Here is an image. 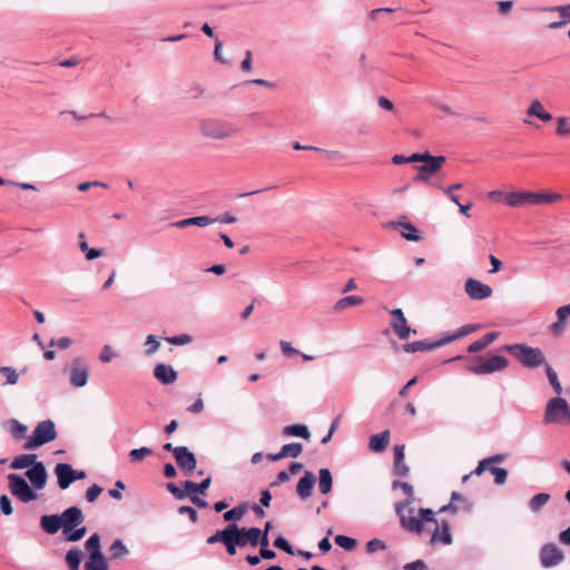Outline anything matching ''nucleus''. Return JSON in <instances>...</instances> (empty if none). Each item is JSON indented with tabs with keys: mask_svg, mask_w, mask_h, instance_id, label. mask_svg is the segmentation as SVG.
<instances>
[{
	"mask_svg": "<svg viewBox=\"0 0 570 570\" xmlns=\"http://www.w3.org/2000/svg\"><path fill=\"white\" fill-rule=\"evenodd\" d=\"M403 493L407 497L404 501L395 504V512L400 518L401 527L412 533H423V522L434 521L435 512L431 509H420L414 515V509L410 505L414 501L413 487L410 483L401 484Z\"/></svg>",
	"mask_w": 570,
	"mask_h": 570,
	"instance_id": "f257e3e1",
	"label": "nucleus"
},
{
	"mask_svg": "<svg viewBox=\"0 0 570 570\" xmlns=\"http://www.w3.org/2000/svg\"><path fill=\"white\" fill-rule=\"evenodd\" d=\"M240 129L237 125L219 117H204L198 122L199 136L208 141H224L237 137Z\"/></svg>",
	"mask_w": 570,
	"mask_h": 570,
	"instance_id": "f03ea898",
	"label": "nucleus"
},
{
	"mask_svg": "<svg viewBox=\"0 0 570 570\" xmlns=\"http://www.w3.org/2000/svg\"><path fill=\"white\" fill-rule=\"evenodd\" d=\"M562 199L558 193L511 191L505 194L504 204L512 208L553 204Z\"/></svg>",
	"mask_w": 570,
	"mask_h": 570,
	"instance_id": "7ed1b4c3",
	"label": "nucleus"
},
{
	"mask_svg": "<svg viewBox=\"0 0 570 570\" xmlns=\"http://www.w3.org/2000/svg\"><path fill=\"white\" fill-rule=\"evenodd\" d=\"M509 365L507 357L502 355L475 356L466 360L465 368L474 375H488L505 370Z\"/></svg>",
	"mask_w": 570,
	"mask_h": 570,
	"instance_id": "20e7f679",
	"label": "nucleus"
},
{
	"mask_svg": "<svg viewBox=\"0 0 570 570\" xmlns=\"http://www.w3.org/2000/svg\"><path fill=\"white\" fill-rule=\"evenodd\" d=\"M503 350L511 353L524 367L535 368L548 364L544 353L539 347H532L521 343L504 345Z\"/></svg>",
	"mask_w": 570,
	"mask_h": 570,
	"instance_id": "39448f33",
	"label": "nucleus"
},
{
	"mask_svg": "<svg viewBox=\"0 0 570 570\" xmlns=\"http://www.w3.org/2000/svg\"><path fill=\"white\" fill-rule=\"evenodd\" d=\"M56 439L57 430L53 421L45 420L37 424L32 434L27 439L23 448L26 450H33Z\"/></svg>",
	"mask_w": 570,
	"mask_h": 570,
	"instance_id": "423d86ee",
	"label": "nucleus"
},
{
	"mask_svg": "<svg viewBox=\"0 0 570 570\" xmlns=\"http://www.w3.org/2000/svg\"><path fill=\"white\" fill-rule=\"evenodd\" d=\"M544 422L547 424H570V407L564 399H551L546 407Z\"/></svg>",
	"mask_w": 570,
	"mask_h": 570,
	"instance_id": "0eeeda50",
	"label": "nucleus"
},
{
	"mask_svg": "<svg viewBox=\"0 0 570 570\" xmlns=\"http://www.w3.org/2000/svg\"><path fill=\"white\" fill-rule=\"evenodd\" d=\"M504 460V456L501 454L490 456L488 459H484L479 462L478 466L474 471H472L470 474H466L462 478L463 482H466L468 479L474 474V475H481L487 469L490 470V472L494 475V482L497 484H503L508 476V471L502 468L497 466H490L492 463H500Z\"/></svg>",
	"mask_w": 570,
	"mask_h": 570,
	"instance_id": "6e6552de",
	"label": "nucleus"
},
{
	"mask_svg": "<svg viewBox=\"0 0 570 570\" xmlns=\"http://www.w3.org/2000/svg\"><path fill=\"white\" fill-rule=\"evenodd\" d=\"M8 480L10 492L22 502L27 503L37 499V494L31 490L22 476L18 474H9Z\"/></svg>",
	"mask_w": 570,
	"mask_h": 570,
	"instance_id": "1a4fd4ad",
	"label": "nucleus"
},
{
	"mask_svg": "<svg viewBox=\"0 0 570 570\" xmlns=\"http://www.w3.org/2000/svg\"><path fill=\"white\" fill-rule=\"evenodd\" d=\"M65 371L69 372V382L73 387H83L88 383L89 367L82 358H75Z\"/></svg>",
	"mask_w": 570,
	"mask_h": 570,
	"instance_id": "9d476101",
	"label": "nucleus"
},
{
	"mask_svg": "<svg viewBox=\"0 0 570 570\" xmlns=\"http://www.w3.org/2000/svg\"><path fill=\"white\" fill-rule=\"evenodd\" d=\"M426 527H434L432 531V535L430 542L432 544H451L452 543V534L450 531V523L448 521H442L441 524L434 518V521L423 522V531Z\"/></svg>",
	"mask_w": 570,
	"mask_h": 570,
	"instance_id": "9b49d317",
	"label": "nucleus"
},
{
	"mask_svg": "<svg viewBox=\"0 0 570 570\" xmlns=\"http://www.w3.org/2000/svg\"><path fill=\"white\" fill-rule=\"evenodd\" d=\"M444 156H431L423 165L417 167V175L413 177L415 183L422 181L428 183L432 174L436 173L444 164Z\"/></svg>",
	"mask_w": 570,
	"mask_h": 570,
	"instance_id": "f8f14e48",
	"label": "nucleus"
},
{
	"mask_svg": "<svg viewBox=\"0 0 570 570\" xmlns=\"http://www.w3.org/2000/svg\"><path fill=\"white\" fill-rule=\"evenodd\" d=\"M59 517L61 518V527L65 534L71 532L85 521L82 511L77 507L68 508Z\"/></svg>",
	"mask_w": 570,
	"mask_h": 570,
	"instance_id": "ddd939ff",
	"label": "nucleus"
},
{
	"mask_svg": "<svg viewBox=\"0 0 570 570\" xmlns=\"http://www.w3.org/2000/svg\"><path fill=\"white\" fill-rule=\"evenodd\" d=\"M391 315V327L393 328L394 333L397 335L400 340L409 338L411 332L416 334V330H412L410 326H407V321L401 308L392 309Z\"/></svg>",
	"mask_w": 570,
	"mask_h": 570,
	"instance_id": "4468645a",
	"label": "nucleus"
},
{
	"mask_svg": "<svg viewBox=\"0 0 570 570\" xmlns=\"http://www.w3.org/2000/svg\"><path fill=\"white\" fill-rule=\"evenodd\" d=\"M464 289L468 296L475 301L485 299L493 293L489 285L483 284L482 282L474 278H469L465 281Z\"/></svg>",
	"mask_w": 570,
	"mask_h": 570,
	"instance_id": "2eb2a0df",
	"label": "nucleus"
},
{
	"mask_svg": "<svg viewBox=\"0 0 570 570\" xmlns=\"http://www.w3.org/2000/svg\"><path fill=\"white\" fill-rule=\"evenodd\" d=\"M563 560L562 551L552 543L544 544L540 550V561L543 567H554Z\"/></svg>",
	"mask_w": 570,
	"mask_h": 570,
	"instance_id": "dca6fc26",
	"label": "nucleus"
},
{
	"mask_svg": "<svg viewBox=\"0 0 570 570\" xmlns=\"http://www.w3.org/2000/svg\"><path fill=\"white\" fill-rule=\"evenodd\" d=\"M174 456L178 466L186 472H193L196 469L197 461L188 448L186 446H176L174 450Z\"/></svg>",
	"mask_w": 570,
	"mask_h": 570,
	"instance_id": "f3484780",
	"label": "nucleus"
},
{
	"mask_svg": "<svg viewBox=\"0 0 570 570\" xmlns=\"http://www.w3.org/2000/svg\"><path fill=\"white\" fill-rule=\"evenodd\" d=\"M29 481L32 483L35 489L41 490L45 488L47 482V471L42 462H37L26 473Z\"/></svg>",
	"mask_w": 570,
	"mask_h": 570,
	"instance_id": "a211bd4d",
	"label": "nucleus"
},
{
	"mask_svg": "<svg viewBox=\"0 0 570 570\" xmlns=\"http://www.w3.org/2000/svg\"><path fill=\"white\" fill-rule=\"evenodd\" d=\"M59 488L66 490L75 481L73 469L68 463H58L55 468Z\"/></svg>",
	"mask_w": 570,
	"mask_h": 570,
	"instance_id": "6ab92c4d",
	"label": "nucleus"
},
{
	"mask_svg": "<svg viewBox=\"0 0 570 570\" xmlns=\"http://www.w3.org/2000/svg\"><path fill=\"white\" fill-rule=\"evenodd\" d=\"M472 509L471 503L460 493L453 492L451 497V502L446 505H443L439 512L451 511L456 513L459 511L470 512Z\"/></svg>",
	"mask_w": 570,
	"mask_h": 570,
	"instance_id": "aec40b11",
	"label": "nucleus"
},
{
	"mask_svg": "<svg viewBox=\"0 0 570 570\" xmlns=\"http://www.w3.org/2000/svg\"><path fill=\"white\" fill-rule=\"evenodd\" d=\"M557 322L550 326V331L554 336H561L566 330V321L570 317V304L559 307L556 312Z\"/></svg>",
	"mask_w": 570,
	"mask_h": 570,
	"instance_id": "412c9836",
	"label": "nucleus"
},
{
	"mask_svg": "<svg viewBox=\"0 0 570 570\" xmlns=\"http://www.w3.org/2000/svg\"><path fill=\"white\" fill-rule=\"evenodd\" d=\"M154 376L163 384H171L177 380V372L169 365L157 364L154 368Z\"/></svg>",
	"mask_w": 570,
	"mask_h": 570,
	"instance_id": "4be33fe9",
	"label": "nucleus"
},
{
	"mask_svg": "<svg viewBox=\"0 0 570 570\" xmlns=\"http://www.w3.org/2000/svg\"><path fill=\"white\" fill-rule=\"evenodd\" d=\"M262 534V530L258 528H238L237 527V537L242 541V547H245L249 543L253 547L258 544L259 537Z\"/></svg>",
	"mask_w": 570,
	"mask_h": 570,
	"instance_id": "5701e85b",
	"label": "nucleus"
},
{
	"mask_svg": "<svg viewBox=\"0 0 570 570\" xmlns=\"http://www.w3.org/2000/svg\"><path fill=\"white\" fill-rule=\"evenodd\" d=\"M315 484V476L312 472L306 471L304 476L298 481L296 487L297 494L303 499H307L312 494Z\"/></svg>",
	"mask_w": 570,
	"mask_h": 570,
	"instance_id": "b1692460",
	"label": "nucleus"
},
{
	"mask_svg": "<svg viewBox=\"0 0 570 570\" xmlns=\"http://www.w3.org/2000/svg\"><path fill=\"white\" fill-rule=\"evenodd\" d=\"M41 529L48 534L57 533L61 527V518L58 514H45L40 519Z\"/></svg>",
	"mask_w": 570,
	"mask_h": 570,
	"instance_id": "393cba45",
	"label": "nucleus"
},
{
	"mask_svg": "<svg viewBox=\"0 0 570 570\" xmlns=\"http://www.w3.org/2000/svg\"><path fill=\"white\" fill-rule=\"evenodd\" d=\"M389 443H390V431L385 430L381 433L373 434L370 438L368 448L371 449V451L379 453V452H383L387 448Z\"/></svg>",
	"mask_w": 570,
	"mask_h": 570,
	"instance_id": "a878e982",
	"label": "nucleus"
},
{
	"mask_svg": "<svg viewBox=\"0 0 570 570\" xmlns=\"http://www.w3.org/2000/svg\"><path fill=\"white\" fill-rule=\"evenodd\" d=\"M444 343H442V338L434 342V343H426L424 341H416L412 343H406L403 345V351L406 353H416V352H423V351H431L434 348H439L443 346Z\"/></svg>",
	"mask_w": 570,
	"mask_h": 570,
	"instance_id": "bb28decb",
	"label": "nucleus"
},
{
	"mask_svg": "<svg viewBox=\"0 0 570 570\" xmlns=\"http://www.w3.org/2000/svg\"><path fill=\"white\" fill-rule=\"evenodd\" d=\"M271 529H272V522L268 521V522H266L265 529H264V531H262V534L258 540V543L261 544L259 556H261V558L267 559V560L274 559L276 557V553L273 550L267 548L269 544L268 532Z\"/></svg>",
	"mask_w": 570,
	"mask_h": 570,
	"instance_id": "cd10ccee",
	"label": "nucleus"
},
{
	"mask_svg": "<svg viewBox=\"0 0 570 570\" xmlns=\"http://www.w3.org/2000/svg\"><path fill=\"white\" fill-rule=\"evenodd\" d=\"M215 220L216 219H213L208 216H196V217L177 220V222L173 223L171 225L175 227H178V228H185V227L193 226V225L199 226V227H206V226H209L210 224L215 223Z\"/></svg>",
	"mask_w": 570,
	"mask_h": 570,
	"instance_id": "c85d7f7f",
	"label": "nucleus"
},
{
	"mask_svg": "<svg viewBox=\"0 0 570 570\" xmlns=\"http://www.w3.org/2000/svg\"><path fill=\"white\" fill-rule=\"evenodd\" d=\"M528 116H533L540 120L548 122L552 120V115L548 112L540 100L533 99L527 109Z\"/></svg>",
	"mask_w": 570,
	"mask_h": 570,
	"instance_id": "c756f323",
	"label": "nucleus"
},
{
	"mask_svg": "<svg viewBox=\"0 0 570 570\" xmlns=\"http://www.w3.org/2000/svg\"><path fill=\"white\" fill-rule=\"evenodd\" d=\"M83 568V570H109V564L104 554L89 553Z\"/></svg>",
	"mask_w": 570,
	"mask_h": 570,
	"instance_id": "7c9ffc66",
	"label": "nucleus"
},
{
	"mask_svg": "<svg viewBox=\"0 0 570 570\" xmlns=\"http://www.w3.org/2000/svg\"><path fill=\"white\" fill-rule=\"evenodd\" d=\"M499 337V333L498 332H490V333H487L484 336H482L480 340L471 343L469 346H468V352L469 353H476V352H480V351H483L484 348H487L491 343H493L497 338Z\"/></svg>",
	"mask_w": 570,
	"mask_h": 570,
	"instance_id": "2f4dec72",
	"label": "nucleus"
},
{
	"mask_svg": "<svg viewBox=\"0 0 570 570\" xmlns=\"http://www.w3.org/2000/svg\"><path fill=\"white\" fill-rule=\"evenodd\" d=\"M224 546L226 547V551L229 556L236 554V547H242V541L237 537V524L232 523V531L224 541Z\"/></svg>",
	"mask_w": 570,
	"mask_h": 570,
	"instance_id": "473e14b6",
	"label": "nucleus"
},
{
	"mask_svg": "<svg viewBox=\"0 0 570 570\" xmlns=\"http://www.w3.org/2000/svg\"><path fill=\"white\" fill-rule=\"evenodd\" d=\"M78 238H79V248L82 253L86 254V258L88 261H92V259H96L100 256L104 255V250L102 249H96V248H90L87 240H86V235L85 233H79L78 235Z\"/></svg>",
	"mask_w": 570,
	"mask_h": 570,
	"instance_id": "72a5a7b5",
	"label": "nucleus"
},
{
	"mask_svg": "<svg viewBox=\"0 0 570 570\" xmlns=\"http://www.w3.org/2000/svg\"><path fill=\"white\" fill-rule=\"evenodd\" d=\"M550 10L558 12L562 18L561 21L551 22L549 24L550 29H559L570 22V4L553 7Z\"/></svg>",
	"mask_w": 570,
	"mask_h": 570,
	"instance_id": "f704fd0d",
	"label": "nucleus"
},
{
	"mask_svg": "<svg viewBox=\"0 0 570 570\" xmlns=\"http://www.w3.org/2000/svg\"><path fill=\"white\" fill-rule=\"evenodd\" d=\"M36 459V454H20L13 459V461L10 464V468L14 470H22L29 466L32 468V465L37 463Z\"/></svg>",
	"mask_w": 570,
	"mask_h": 570,
	"instance_id": "c9c22d12",
	"label": "nucleus"
},
{
	"mask_svg": "<svg viewBox=\"0 0 570 570\" xmlns=\"http://www.w3.org/2000/svg\"><path fill=\"white\" fill-rule=\"evenodd\" d=\"M363 303H364V298L361 296H356V295L345 296L335 303L334 311L342 312V311L346 309L347 307L361 305Z\"/></svg>",
	"mask_w": 570,
	"mask_h": 570,
	"instance_id": "e433bc0d",
	"label": "nucleus"
},
{
	"mask_svg": "<svg viewBox=\"0 0 570 570\" xmlns=\"http://www.w3.org/2000/svg\"><path fill=\"white\" fill-rule=\"evenodd\" d=\"M479 327H480L479 325H474V324L464 325V326L460 327L454 334L444 336L442 338V343H444V345L449 344L455 340H459L463 336H466V335L478 331Z\"/></svg>",
	"mask_w": 570,
	"mask_h": 570,
	"instance_id": "4c0bfd02",
	"label": "nucleus"
},
{
	"mask_svg": "<svg viewBox=\"0 0 570 570\" xmlns=\"http://www.w3.org/2000/svg\"><path fill=\"white\" fill-rule=\"evenodd\" d=\"M212 482L210 478H206L200 483H195L193 481H185L184 489L188 495H191L193 493H205V491L209 488Z\"/></svg>",
	"mask_w": 570,
	"mask_h": 570,
	"instance_id": "58836bf2",
	"label": "nucleus"
},
{
	"mask_svg": "<svg viewBox=\"0 0 570 570\" xmlns=\"http://www.w3.org/2000/svg\"><path fill=\"white\" fill-rule=\"evenodd\" d=\"M283 434L289 436H299L305 440H308L311 438V433L307 426L303 424L287 425L283 429Z\"/></svg>",
	"mask_w": 570,
	"mask_h": 570,
	"instance_id": "ea45409f",
	"label": "nucleus"
},
{
	"mask_svg": "<svg viewBox=\"0 0 570 570\" xmlns=\"http://www.w3.org/2000/svg\"><path fill=\"white\" fill-rule=\"evenodd\" d=\"M8 425H9L10 434L14 440H22L26 438V434L28 431L27 425L20 423L16 419L9 420Z\"/></svg>",
	"mask_w": 570,
	"mask_h": 570,
	"instance_id": "a19ab883",
	"label": "nucleus"
},
{
	"mask_svg": "<svg viewBox=\"0 0 570 570\" xmlns=\"http://www.w3.org/2000/svg\"><path fill=\"white\" fill-rule=\"evenodd\" d=\"M397 225L401 227V235L407 239L413 242L421 240V236L417 233V229L414 225L409 222H399Z\"/></svg>",
	"mask_w": 570,
	"mask_h": 570,
	"instance_id": "79ce46f5",
	"label": "nucleus"
},
{
	"mask_svg": "<svg viewBox=\"0 0 570 570\" xmlns=\"http://www.w3.org/2000/svg\"><path fill=\"white\" fill-rule=\"evenodd\" d=\"M333 478L328 469L320 470L318 489L322 494H327L332 490Z\"/></svg>",
	"mask_w": 570,
	"mask_h": 570,
	"instance_id": "37998d69",
	"label": "nucleus"
},
{
	"mask_svg": "<svg viewBox=\"0 0 570 570\" xmlns=\"http://www.w3.org/2000/svg\"><path fill=\"white\" fill-rule=\"evenodd\" d=\"M110 559H119L129 553L128 548L124 544L122 540L117 539L109 548Z\"/></svg>",
	"mask_w": 570,
	"mask_h": 570,
	"instance_id": "c03bdc74",
	"label": "nucleus"
},
{
	"mask_svg": "<svg viewBox=\"0 0 570 570\" xmlns=\"http://www.w3.org/2000/svg\"><path fill=\"white\" fill-rule=\"evenodd\" d=\"M302 451L303 445L301 443H289L282 446L281 455L283 458H297L301 455Z\"/></svg>",
	"mask_w": 570,
	"mask_h": 570,
	"instance_id": "a18cd8bd",
	"label": "nucleus"
},
{
	"mask_svg": "<svg viewBox=\"0 0 570 570\" xmlns=\"http://www.w3.org/2000/svg\"><path fill=\"white\" fill-rule=\"evenodd\" d=\"M550 500V494L538 493L529 502V508L532 512H539L540 509L546 505Z\"/></svg>",
	"mask_w": 570,
	"mask_h": 570,
	"instance_id": "49530a36",
	"label": "nucleus"
},
{
	"mask_svg": "<svg viewBox=\"0 0 570 570\" xmlns=\"http://www.w3.org/2000/svg\"><path fill=\"white\" fill-rule=\"evenodd\" d=\"M66 562L69 570H79L81 552L78 549H70L66 554Z\"/></svg>",
	"mask_w": 570,
	"mask_h": 570,
	"instance_id": "de8ad7c7",
	"label": "nucleus"
},
{
	"mask_svg": "<svg viewBox=\"0 0 570 570\" xmlns=\"http://www.w3.org/2000/svg\"><path fill=\"white\" fill-rule=\"evenodd\" d=\"M151 453H153L151 449H149L147 446H142L139 449L131 450L129 452V459L131 462L137 463V462H141L142 460H145V458H147Z\"/></svg>",
	"mask_w": 570,
	"mask_h": 570,
	"instance_id": "09e8293b",
	"label": "nucleus"
},
{
	"mask_svg": "<svg viewBox=\"0 0 570 570\" xmlns=\"http://www.w3.org/2000/svg\"><path fill=\"white\" fill-rule=\"evenodd\" d=\"M85 546L90 553L104 554L101 552L100 537L98 533H94L92 535H90L86 541Z\"/></svg>",
	"mask_w": 570,
	"mask_h": 570,
	"instance_id": "8fccbe9b",
	"label": "nucleus"
},
{
	"mask_svg": "<svg viewBox=\"0 0 570 570\" xmlns=\"http://www.w3.org/2000/svg\"><path fill=\"white\" fill-rule=\"evenodd\" d=\"M556 134L560 137L570 136V119L568 117L557 118Z\"/></svg>",
	"mask_w": 570,
	"mask_h": 570,
	"instance_id": "3c124183",
	"label": "nucleus"
},
{
	"mask_svg": "<svg viewBox=\"0 0 570 570\" xmlns=\"http://www.w3.org/2000/svg\"><path fill=\"white\" fill-rule=\"evenodd\" d=\"M546 373H547V376L549 379V382L550 384L552 385L554 392L557 394H561L562 393V386L559 382V379H558V375L556 373V371L549 365V364H546Z\"/></svg>",
	"mask_w": 570,
	"mask_h": 570,
	"instance_id": "603ef678",
	"label": "nucleus"
},
{
	"mask_svg": "<svg viewBox=\"0 0 570 570\" xmlns=\"http://www.w3.org/2000/svg\"><path fill=\"white\" fill-rule=\"evenodd\" d=\"M334 540L338 547H341L347 551L353 550L357 546V541L355 539L343 535V534H337Z\"/></svg>",
	"mask_w": 570,
	"mask_h": 570,
	"instance_id": "864d4df0",
	"label": "nucleus"
},
{
	"mask_svg": "<svg viewBox=\"0 0 570 570\" xmlns=\"http://www.w3.org/2000/svg\"><path fill=\"white\" fill-rule=\"evenodd\" d=\"M230 531H232V523H229L225 529L218 530L213 535H210L207 539V543L208 544H214V543H217V542L224 543V541L226 540V538L228 537Z\"/></svg>",
	"mask_w": 570,
	"mask_h": 570,
	"instance_id": "5fc2aeb1",
	"label": "nucleus"
},
{
	"mask_svg": "<svg viewBox=\"0 0 570 570\" xmlns=\"http://www.w3.org/2000/svg\"><path fill=\"white\" fill-rule=\"evenodd\" d=\"M246 512L244 505H238L224 513L225 521L240 520Z\"/></svg>",
	"mask_w": 570,
	"mask_h": 570,
	"instance_id": "6e6d98bb",
	"label": "nucleus"
},
{
	"mask_svg": "<svg viewBox=\"0 0 570 570\" xmlns=\"http://www.w3.org/2000/svg\"><path fill=\"white\" fill-rule=\"evenodd\" d=\"M0 373L4 375L8 384L13 385L18 382L19 375L13 367L0 366Z\"/></svg>",
	"mask_w": 570,
	"mask_h": 570,
	"instance_id": "4d7b16f0",
	"label": "nucleus"
},
{
	"mask_svg": "<svg viewBox=\"0 0 570 570\" xmlns=\"http://www.w3.org/2000/svg\"><path fill=\"white\" fill-rule=\"evenodd\" d=\"M145 345L147 347L146 354L151 355L159 348L160 343L155 335L150 334L147 336Z\"/></svg>",
	"mask_w": 570,
	"mask_h": 570,
	"instance_id": "13d9d810",
	"label": "nucleus"
},
{
	"mask_svg": "<svg viewBox=\"0 0 570 570\" xmlns=\"http://www.w3.org/2000/svg\"><path fill=\"white\" fill-rule=\"evenodd\" d=\"M385 549H386L385 543L380 539H372L366 543V551L368 553H374V552L382 551Z\"/></svg>",
	"mask_w": 570,
	"mask_h": 570,
	"instance_id": "bf43d9fd",
	"label": "nucleus"
},
{
	"mask_svg": "<svg viewBox=\"0 0 570 570\" xmlns=\"http://www.w3.org/2000/svg\"><path fill=\"white\" fill-rule=\"evenodd\" d=\"M2 185H10V186H16L18 188H21L23 190H37V187L32 184H29V183H19V181H14V180H4L0 177V186Z\"/></svg>",
	"mask_w": 570,
	"mask_h": 570,
	"instance_id": "052dcab7",
	"label": "nucleus"
},
{
	"mask_svg": "<svg viewBox=\"0 0 570 570\" xmlns=\"http://www.w3.org/2000/svg\"><path fill=\"white\" fill-rule=\"evenodd\" d=\"M102 492V488L97 485V484H94L91 485L90 488H88L87 492H86V499L88 502H95L98 497L101 494Z\"/></svg>",
	"mask_w": 570,
	"mask_h": 570,
	"instance_id": "680f3d73",
	"label": "nucleus"
},
{
	"mask_svg": "<svg viewBox=\"0 0 570 570\" xmlns=\"http://www.w3.org/2000/svg\"><path fill=\"white\" fill-rule=\"evenodd\" d=\"M191 336L188 334H181L178 336L167 337L166 341L174 345H185L191 342Z\"/></svg>",
	"mask_w": 570,
	"mask_h": 570,
	"instance_id": "e2e57ef3",
	"label": "nucleus"
},
{
	"mask_svg": "<svg viewBox=\"0 0 570 570\" xmlns=\"http://www.w3.org/2000/svg\"><path fill=\"white\" fill-rule=\"evenodd\" d=\"M71 340L69 337H61V338H52L49 343L50 347H58L60 350H67L71 345Z\"/></svg>",
	"mask_w": 570,
	"mask_h": 570,
	"instance_id": "0e129e2a",
	"label": "nucleus"
},
{
	"mask_svg": "<svg viewBox=\"0 0 570 570\" xmlns=\"http://www.w3.org/2000/svg\"><path fill=\"white\" fill-rule=\"evenodd\" d=\"M86 532H87V529L85 527L73 529L71 532L67 533L68 534L67 540L71 541V542L79 541L85 537Z\"/></svg>",
	"mask_w": 570,
	"mask_h": 570,
	"instance_id": "69168bd1",
	"label": "nucleus"
},
{
	"mask_svg": "<svg viewBox=\"0 0 570 570\" xmlns=\"http://www.w3.org/2000/svg\"><path fill=\"white\" fill-rule=\"evenodd\" d=\"M274 546L277 548V549H281L283 551H285L286 553H289V554H293V549H292V546L289 544V542L283 538V537H278L275 541H274Z\"/></svg>",
	"mask_w": 570,
	"mask_h": 570,
	"instance_id": "338daca9",
	"label": "nucleus"
},
{
	"mask_svg": "<svg viewBox=\"0 0 570 570\" xmlns=\"http://www.w3.org/2000/svg\"><path fill=\"white\" fill-rule=\"evenodd\" d=\"M0 509L6 515H10L12 513L11 501L6 494L0 497Z\"/></svg>",
	"mask_w": 570,
	"mask_h": 570,
	"instance_id": "774afa93",
	"label": "nucleus"
}]
</instances>
